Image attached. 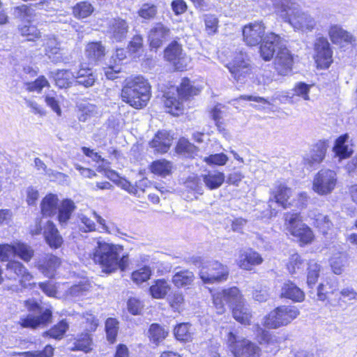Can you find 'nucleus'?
Here are the masks:
<instances>
[{
    "label": "nucleus",
    "mask_w": 357,
    "mask_h": 357,
    "mask_svg": "<svg viewBox=\"0 0 357 357\" xmlns=\"http://www.w3.org/2000/svg\"><path fill=\"white\" fill-rule=\"evenodd\" d=\"M43 236L46 243L52 248H59L63 243V238L60 235L55 224L51 221H47L43 227Z\"/></svg>",
    "instance_id": "a878e982"
},
{
    "label": "nucleus",
    "mask_w": 357,
    "mask_h": 357,
    "mask_svg": "<svg viewBox=\"0 0 357 357\" xmlns=\"http://www.w3.org/2000/svg\"><path fill=\"white\" fill-rule=\"evenodd\" d=\"M93 10L91 3L88 2H79L73 8V14L76 17L85 18L90 15Z\"/></svg>",
    "instance_id": "5fc2aeb1"
},
{
    "label": "nucleus",
    "mask_w": 357,
    "mask_h": 357,
    "mask_svg": "<svg viewBox=\"0 0 357 357\" xmlns=\"http://www.w3.org/2000/svg\"><path fill=\"white\" fill-rule=\"evenodd\" d=\"M60 265V259L51 254H45L36 260V267L45 276L52 278Z\"/></svg>",
    "instance_id": "aec40b11"
},
{
    "label": "nucleus",
    "mask_w": 357,
    "mask_h": 357,
    "mask_svg": "<svg viewBox=\"0 0 357 357\" xmlns=\"http://www.w3.org/2000/svg\"><path fill=\"white\" fill-rule=\"evenodd\" d=\"M310 85L305 83V82H298L295 84L293 91L294 95L301 96L304 100H308L310 99L309 92L310 89Z\"/></svg>",
    "instance_id": "69168bd1"
},
{
    "label": "nucleus",
    "mask_w": 357,
    "mask_h": 357,
    "mask_svg": "<svg viewBox=\"0 0 357 357\" xmlns=\"http://www.w3.org/2000/svg\"><path fill=\"white\" fill-rule=\"evenodd\" d=\"M105 47L101 42L89 43L85 48V55L91 64H97L105 56Z\"/></svg>",
    "instance_id": "c756f323"
},
{
    "label": "nucleus",
    "mask_w": 357,
    "mask_h": 357,
    "mask_svg": "<svg viewBox=\"0 0 357 357\" xmlns=\"http://www.w3.org/2000/svg\"><path fill=\"white\" fill-rule=\"evenodd\" d=\"M55 84L60 89H66L72 86L75 81L74 74L69 70H58L51 73Z\"/></svg>",
    "instance_id": "e433bc0d"
},
{
    "label": "nucleus",
    "mask_w": 357,
    "mask_h": 357,
    "mask_svg": "<svg viewBox=\"0 0 357 357\" xmlns=\"http://www.w3.org/2000/svg\"><path fill=\"white\" fill-rule=\"evenodd\" d=\"M194 279V274L190 271H183L174 274L172 282L177 287H182L190 284Z\"/></svg>",
    "instance_id": "a18cd8bd"
},
{
    "label": "nucleus",
    "mask_w": 357,
    "mask_h": 357,
    "mask_svg": "<svg viewBox=\"0 0 357 357\" xmlns=\"http://www.w3.org/2000/svg\"><path fill=\"white\" fill-rule=\"evenodd\" d=\"M307 269V283L309 287L312 288L316 284L319 276L320 266L317 262L311 261L308 264Z\"/></svg>",
    "instance_id": "864d4df0"
},
{
    "label": "nucleus",
    "mask_w": 357,
    "mask_h": 357,
    "mask_svg": "<svg viewBox=\"0 0 357 357\" xmlns=\"http://www.w3.org/2000/svg\"><path fill=\"white\" fill-rule=\"evenodd\" d=\"M169 302L174 310H180L184 302L183 296L181 292L176 291L172 296H169Z\"/></svg>",
    "instance_id": "338daca9"
},
{
    "label": "nucleus",
    "mask_w": 357,
    "mask_h": 357,
    "mask_svg": "<svg viewBox=\"0 0 357 357\" xmlns=\"http://www.w3.org/2000/svg\"><path fill=\"white\" fill-rule=\"evenodd\" d=\"M164 56L178 70L182 71L187 66L188 59L177 41L169 44L164 51Z\"/></svg>",
    "instance_id": "2eb2a0df"
},
{
    "label": "nucleus",
    "mask_w": 357,
    "mask_h": 357,
    "mask_svg": "<svg viewBox=\"0 0 357 357\" xmlns=\"http://www.w3.org/2000/svg\"><path fill=\"white\" fill-rule=\"evenodd\" d=\"M265 29L262 22H255L244 26L243 29V40L249 46L259 45L264 36Z\"/></svg>",
    "instance_id": "a211bd4d"
},
{
    "label": "nucleus",
    "mask_w": 357,
    "mask_h": 357,
    "mask_svg": "<svg viewBox=\"0 0 357 357\" xmlns=\"http://www.w3.org/2000/svg\"><path fill=\"white\" fill-rule=\"evenodd\" d=\"M227 267L218 261H209L202 264L199 271V277L204 283H215L227 279Z\"/></svg>",
    "instance_id": "1a4fd4ad"
},
{
    "label": "nucleus",
    "mask_w": 357,
    "mask_h": 357,
    "mask_svg": "<svg viewBox=\"0 0 357 357\" xmlns=\"http://www.w3.org/2000/svg\"><path fill=\"white\" fill-rule=\"evenodd\" d=\"M328 35L333 43L341 44L346 43L354 45L356 43V38L347 31L337 24L332 25L328 31Z\"/></svg>",
    "instance_id": "c85d7f7f"
},
{
    "label": "nucleus",
    "mask_w": 357,
    "mask_h": 357,
    "mask_svg": "<svg viewBox=\"0 0 357 357\" xmlns=\"http://www.w3.org/2000/svg\"><path fill=\"white\" fill-rule=\"evenodd\" d=\"M201 177L205 186L210 190L219 188L225 180V174L217 170L208 171L202 174Z\"/></svg>",
    "instance_id": "f704fd0d"
},
{
    "label": "nucleus",
    "mask_w": 357,
    "mask_h": 357,
    "mask_svg": "<svg viewBox=\"0 0 357 357\" xmlns=\"http://www.w3.org/2000/svg\"><path fill=\"white\" fill-rule=\"evenodd\" d=\"M19 31L22 36H26V40L30 41L40 36L39 30L31 24L30 20L26 22L24 24L19 25Z\"/></svg>",
    "instance_id": "de8ad7c7"
},
{
    "label": "nucleus",
    "mask_w": 357,
    "mask_h": 357,
    "mask_svg": "<svg viewBox=\"0 0 357 357\" xmlns=\"http://www.w3.org/2000/svg\"><path fill=\"white\" fill-rule=\"evenodd\" d=\"M52 314H27L24 319H22V326L31 328L43 327L52 322Z\"/></svg>",
    "instance_id": "7c9ffc66"
},
{
    "label": "nucleus",
    "mask_w": 357,
    "mask_h": 357,
    "mask_svg": "<svg viewBox=\"0 0 357 357\" xmlns=\"http://www.w3.org/2000/svg\"><path fill=\"white\" fill-rule=\"evenodd\" d=\"M42 45L44 47L45 54L54 63L66 62L68 60L61 42L53 34L44 36Z\"/></svg>",
    "instance_id": "ddd939ff"
},
{
    "label": "nucleus",
    "mask_w": 357,
    "mask_h": 357,
    "mask_svg": "<svg viewBox=\"0 0 357 357\" xmlns=\"http://www.w3.org/2000/svg\"><path fill=\"white\" fill-rule=\"evenodd\" d=\"M128 31V24L126 20L116 18L109 21L107 34L114 42H122L126 38Z\"/></svg>",
    "instance_id": "4be33fe9"
},
{
    "label": "nucleus",
    "mask_w": 357,
    "mask_h": 357,
    "mask_svg": "<svg viewBox=\"0 0 357 357\" xmlns=\"http://www.w3.org/2000/svg\"><path fill=\"white\" fill-rule=\"evenodd\" d=\"M123 247L105 241H98L92 253V259L102 268V272L109 274L118 269L123 271L128 266V255L120 257Z\"/></svg>",
    "instance_id": "f257e3e1"
},
{
    "label": "nucleus",
    "mask_w": 357,
    "mask_h": 357,
    "mask_svg": "<svg viewBox=\"0 0 357 357\" xmlns=\"http://www.w3.org/2000/svg\"><path fill=\"white\" fill-rule=\"evenodd\" d=\"M291 194V188L282 183H277L271 191L272 197L268 201L270 208V216H275L278 211V207L286 209L290 205L288 202Z\"/></svg>",
    "instance_id": "9d476101"
},
{
    "label": "nucleus",
    "mask_w": 357,
    "mask_h": 357,
    "mask_svg": "<svg viewBox=\"0 0 357 357\" xmlns=\"http://www.w3.org/2000/svg\"><path fill=\"white\" fill-rule=\"evenodd\" d=\"M69 327L68 324L65 319L61 320L57 324L54 325L51 329L43 333V337H49L57 340H61Z\"/></svg>",
    "instance_id": "ea45409f"
},
{
    "label": "nucleus",
    "mask_w": 357,
    "mask_h": 357,
    "mask_svg": "<svg viewBox=\"0 0 357 357\" xmlns=\"http://www.w3.org/2000/svg\"><path fill=\"white\" fill-rule=\"evenodd\" d=\"M327 146L325 142H319L315 144L309 153L303 157V163L307 168H312L323 161L325 158Z\"/></svg>",
    "instance_id": "5701e85b"
},
{
    "label": "nucleus",
    "mask_w": 357,
    "mask_h": 357,
    "mask_svg": "<svg viewBox=\"0 0 357 357\" xmlns=\"http://www.w3.org/2000/svg\"><path fill=\"white\" fill-rule=\"evenodd\" d=\"M75 208L76 206L74 202L70 199H65L60 202L56 212H58L57 220L61 228H65L68 226Z\"/></svg>",
    "instance_id": "bb28decb"
},
{
    "label": "nucleus",
    "mask_w": 357,
    "mask_h": 357,
    "mask_svg": "<svg viewBox=\"0 0 357 357\" xmlns=\"http://www.w3.org/2000/svg\"><path fill=\"white\" fill-rule=\"evenodd\" d=\"M314 59L321 68H328L333 62V50L328 39L324 36L316 38L314 43Z\"/></svg>",
    "instance_id": "4468645a"
},
{
    "label": "nucleus",
    "mask_w": 357,
    "mask_h": 357,
    "mask_svg": "<svg viewBox=\"0 0 357 357\" xmlns=\"http://www.w3.org/2000/svg\"><path fill=\"white\" fill-rule=\"evenodd\" d=\"M79 121L85 122L98 114V108L95 105L89 102H81L77 105Z\"/></svg>",
    "instance_id": "79ce46f5"
},
{
    "label": "nucleus",
    "mask_w": 357,
    "mask_h": 357,
    "mask_svg": "<svg viewBox=\"0 0 357 357\" xmlns=\"http://www.w3.org/2000/svg\"><path fill=\"white\" fill-rule=\"evenodd\" d=\"M26 89L29 91L40 92L49 82L44 76L38 77L34 82L26 83Z\"/></svg>",
    "instance_id": "e2e57ef3"
},
{
    "label": "nucleus",
    "mask_w": 357,
    "mask_h": 357,
    "mask_svg": "<svg viewBox=\"0 0 357 357\" xmlns=\"http://www.w3.org/2000/svg\"><path fill=\"white\" fill-rule=\"evenodd\" d=\"M227 66L237 82L243 84L250 78L252 72L248 56L243 50L236 52L232 61Z\"/></svg>",
    "instance_id": "6e6552de"
},
{
    "label": "nucleus",
    "mask_w": 357,
    "mask_h": 357,
    "mask_svg": "<svg viewBox=\"0 0 357 357\" xmlns=\"http://www.w3.org/2000/svg\"><path fill=\"white\" fill-rule=\"evenodd\" d=\"M227 344L235 357H259L260 349L250 340L229 332Z\"/></svg>",
    "instance_id": "39448f33"
},
{
    "label": "nucleus",
    "mask_w": 357,
    "mask_h": 357,
    "mask_svg": "<svg viewBox=\"0 0 357 357\" xmlns=\"http://www.w3.org/2000/svg\"><path fill=\"white\" fill-rule=\"evenodd\" d=\"M283 46L280 36L274 33H268L260 45V55L264 61H271L275 54Z\"/></svg>",
    "instance_id": "f3484780"
},
{
    "label": "nucleus",
    "mask_w": 357,
    "mask_h": 357,
    "mask_svg": "<svg viewBox=\"0 0 357 357\" xmlns=\"http://www.w3.org/2000/svg\"><path fill=\"white\" fill-rule=\"evenodd\" d=\"M285 222L288 231L304 244L310 243L314 238L311 229L303 223L298 213L285 214Z\"/></svg>",
    "instance_id": "0eeeda50"
},
{
    "label": "nucleus",
    "mask_w": 357,
    "mask_h": 357,
    "mask_svg": "<svg viewBox=\"0 0 357 357\" xmlns=\"http://www.w3.org/2000/svg\"><path fill=\"white\" fill-rule=\"evenodd\" d=\"M294 60L289 50L284 46L279 49L275 59V68L278 74L286 76L292 70Z\"/></svg>",
    "instance_id": "412c9836"
},
{
    "label": "nucleus",
    "mask_w": 357,
    "mask_h": 357,
    "mask_svg": "<svg viewBox=\"0 0 357 357\" xmlns=\"http://www.w3.org/2000/svg\"><path fill=\"white\" fill-rule=\"evenodd\" d=\"M91 288V286L87 282L79 283L72 286L68 290V294L72 297L79 298L86 296Z\"/></svg>",
    "instance_id": "4d7b16f0"
},
{
    "label": "nucleus",
    "mask_w": 357,
    "mask_h": 357,
    "mask_svg": "<svg viewBox=\"0 0 357 357\" xmlns=\"http://www.w3.org/2000/svg\"><path fill=\"white\" fill-rule=\"evenodd\" d=\"M32 15V10L26 5L17 6L14 8V15L15 17L28 22Z\"/></svg>",
    "instance_id": "0e129e2a"
},
{
    "label": "nucleus",
    "mask_w": 357,
    "mask_h": 357,
    "mask_svg": "<svg viewBox=\"0 0 357 357\" xmlns=\"http://www.w3.org/2000/svg\"><path fill=\"white\" fill-rule=\"evenodd\" d=\"M171 287L164 279H159L155 281L154 284L150 287V293L155 298H162L165 297L170 291Z\"/></svg>",
    "instance_id": "a19ab883"
},
{
    "label": "nucleus",
    "mask_w": 357,
    "mask_h": 357,
    "mask_svg": "<svg viewBox=\"0 0 357 357\" xmlns=\"http://www.w3.org/2000/svg\"><path fill=\"white\" fill-rule=\"evenodd\" d=\"M347 263L348 259L345 254L334 256L331 260V266L333 273L336 275H340L347 266Z\"/></svg>",
    "instance_id": "09e8293b"
},
{
    "label": "nucleus",
    "mask_w": 357,
    "mask_h": 357,
    "mask_svg": "<svg viewBox=\"0 0 357 357\" xmlns=\"http://www.w3.org/2000/svg\"><path fill=\"white\" fill-rule=\"evenodd\" d=\"M333 151L335 156L338 158V160L349 158L353 152V146L349 141V135L347 134L340 136L335 142Z\"/></svg>",
    "instance_id": "cd10ccee"
},
{
    "label": "nucleus",
    "mask_w": 357,
    "mask_h": 357,
    "mask_svg": "<svg viewBox=\"0 0 357 357\" xmlns=\"http://www.w3.org/2000/svg\"><path fill=\"white\" fill-rule=\"evenodd\" d=\"M151 275V268L149 266H144L132 273V278L137 284L148 280Z\"/></svg>",
    "instance_id": "bf43d9fd"
},
{
    "label": "nucleus",
    "mask_w": 357,
    "mask_h": 357,
    "mask_svg": "<svg viewBox=\"0 0 357 357\" xmlns=\"http://www.w3.org/2000/svg\"><path fill=\"white\" fill-rule=\"evenodd\" d=\"M228 157L223 153L211 154L204 158V161L209 165H225L228 161Z\"/></svg>",
    "instance_id": "680f3d73"
},
{
    "label": "nucleus",
    "mask_w": 357,
    "mask_h": 357,
    "mask_svg": "<svg viewBox=\"0 0 357 357\" xmlns=\"http://www.w3.org/2000/svg\"><path fill=\"white\" fill-rule=\"evenodd\" d=\"M158 13V7L150 3H146L142 4L140 9L138 10V15L142 18L145 20L153 19Z\"/></svg>",
    "instance_id": "6e6d98bb"
},
{
    "label": "nucleus",
    "mask_w": 357,
    "mask_h": 357,
    "mask_svg": "<svg viewBox=\"0 0 357 357\" xmlns=\"http://www.w3.org/2000/svg\"><path fill=\"white\" fill-rule=\"evenodd\" d=\"M313 224L317 227L323 234H326L328 230L332 226V222L328 215L322 213L314 215Z\"/></svg>",
    "instance_id": "603ef678"
},
{
    "label": "nucleus",
    "mask_w": 357,
    "mask_h": 357,
    "mask_svg": "<svg viewBox=\"0 0 357 357\" xmlns=\"http://www.w3.org/2000/svg\"><path fill=\"white\" fill-rule=\"evenodd\" d=\"M337 174L333 170L321 169L315 176L313 181V190L321 195L330 194L337 183Z\"/></svg>",
    "instance_id": "f8f14e48"
},
{
    "label": "nucleus",
    "mask_w": 357,
    "mask_h": 357,
    "mask_svg": "<svg viewBox=\"0 0 357 357\" xmlns=\"http://www.w3.org/2000/svg\"><path fill=\"white\" fill-rule=\"evenodd\" d=\"M278 12L295 29L307 31H312L315 26L314 19L308 13L302 11L299 5L291 0H283Z\"/></svg>",
    "instance_id": "7ed1b4c3"
},
{
    "label": "nucleus",
    "mask_w": 357,
    "mask_h": 357,
    "mask_svg": "<svg viewBox=\"0 0 357 357\" xmlns=\"http://www.w3.org/2000/svg\"><path fill=\"white\" fill-rule=\"evenodd\" d=\"M177 149L181 153L188 154V156L189 157H193V155L196 154L197 151V147L185 139H181L179 140L177 145Z\"/></svg>",
    "instance_id": "052dcab7"
},
{
    "label": "nucleus",
    "mask_w": 357,
    "mask_h": 357,
    "mask_svg": "<svg viewBox=\"0 0 357 357\" xmlns=\"http://www.w3.org/2000/svg\"><path fill=\"white\" fill-rule=\"evenodd\" d=\"M59 199L56 195L49 194L42 200L40 204L41 213L43 216L52 217L56 213L59 206Z\"/></svg>",
    "instance_id": "c9c22d12"
},
{
    "label": "nucleus",
    "mask_w": 357,
    "mask_h": 357,
    "mask_svg": "<svg viewBox=\"0 0 357 357\" xmlns=\"http://www.w3.org/2000/svg\"><path fill=\"white\" fill-rule=\"evenodd\" d=\"M305 266V261L298 253L291 255L287 264V269L291 274L303 271Z\"/></svg>",
    "instance_id": "c03bdc74"
},
{
    "label": "nucleus",
    "mask_w": 357,
    "mask_h": 357,
    "mask_svg": "<svg viewBox=\"0 0 357 357\" xmlns=\"http://www.w3.org/2000/svg\"><path fill=\"white\" fill-rule=\"evenodd\" d=\"M172 141L173 137L169 131L159 130L149 142V146L154 152L165 153L169 149Z\"/></svg>",
    "instance_id": "b1692460"
},
{
    "label": "nucleus",
    "mask_w": 357,
    "mask_h": 357,
    "mask_svg": "<svg viewBox=\"0 0 357 357\" xmlns=\"http://www.w3.org/2000/svg\"><path fill=\"white\" fill-rule=\"evenodd\" d=\"M176 96L174 93L170 94L168 92L165 95V105L167 112L173 115H178L183 110V101L189 97L198 93L199 89L192 85L190 79L187 77L182 79L181 82L176 89Z\"/></svg>",
    "instance_id": "20e7f679"
},
{
    "label": "nucleus",
    "mask_w": 357,
    "mask_h": 357,
    "mask_svg": "<svg viewBox=\"0 0 357 357\" xmlns=\"http://www.w3.org/2000/svg\"><path fill=\"white\" fill-rule=\"evenodd\" d=\"M281 296L294 302H301L305 298V294L296 284L287 280L281 288Z\"/></svg>",
    "instance_id": "72a5a7b5"
},
{
    "label": "nucleus",
    "mask_w": 357,
    "mask_h": 357,
    "mask_svg": "<svg viewBox=\"0 0 357 357\" xmlns=\"http://www.w3.org/2000/svg\"><path fill=\"white\" fill-rule=\"evenodd\" d=\"M213 300L218 309L222 308L225 303L232 312H243L244 310V300L239 289L235 287L214 294Z\"/></svg>",
    "instance_id": "423d86ee"
},
{
    "label": "nucleus",
    "mask_w": 357,
    "mask_h": 357,
    "mask_svg": "<svg viewBox=\"0 0 357 357\" xmlns=\"http://www.w3.org/2000/svg\"><path fill=\"white\" fill-rule=\"evenodd\" d=\"M11 255L17 256L24 261L29 262L34 255V250L30 245L21 242L1 244L0 260L8 261Z\"/></svg>",
    "instance_id": "9b49d317"
},
{
    "label": "nucleus",
    "mask_w": 357,
    "mask_h": 357,
    "mask_svg": "<svg viewBox=\"0 0 357 357\" xmlns=\"http://www.w3.org/2000/svg\"><path fill=\"white\" fill-rule=\"evenodd\" d=\"M256 338L266 352L275 354L280 349V338L260 328L257 324Z\"/></svg>",
    "instance_id": "6ab92c4d"
},
{
    "label": "nucleus",
    "mask_w": 357,
    "mask_h": 357,
    "mask_svg": "<svg viewBox=\"0 0 357 357\" xmlns=\"http://www.w3.org/2000/svg\"><path fill=\"white\" fill-rule=\"evenodd\" d=\"M74 78L76 85H82L86 88L92 86L97 80V75L92 68L81 67L79 70L74 74Z\"/></svg>",
    "instance_id": "473e14b6"
},
{
    "label": "nucleus",
    "mask_w": 357,
    "mask_h": 357,
    "mask_svg": "<svg viewBox=\"0 0 357 357\" xmlns=\"http://www.w3.org/2000/svg\"><path fill=\"white\" fill-rule=\"evenodd\" d=\"M143 47V38L142 36L135 35L128 45L130 52L132 53L138 52Z\"/></svg>",
    "instance_id": "774afa93"
},
{
    "label": "nucleus",
    "mask_w": 357,
    "mask_h": 357,
    "mask_svg": "<svg viewBox=\"0 0 357 357\" xmlns=\"http://www.w3.org/2000/svg\"><path fill=\"white\" fill-rule=\"evenodd\" d=\"M118 324L119 322L116 321V319L113 318L107 319L105 322V331L107 340L112 343L114 342L116 340L119 328Z\"/></svg>",
    "instance_id": "13d9d810"
},
{
    "label": "nucleus",
    "mask_w": 357,
    "mask_h": 357,
    "mask_svg": "<svg viewBox=\"0 0 357 357\" xmlns=\"http://www.w3.org/2000/svg\"><path fill=\"white\" fill-rule=\"evenodd\" d=\"M73 344L72 351H83L87 353L91 350L92 339L89 333H82L73 339Z\"/></svg>",
    "instance_id": "58836bf2"
},
{
    "label": "nucleus",
    "mask_w": 357,
    "mask_h": 357,
    "mask_svg": "<svg viewBox=\"0 0 357 357\" xmlns=\"http://www.w3.org/2000/svg\"><path fill=\"white\" fill-rule=\"evenodd\" d=\"M171 163L167 160H156L151 165V171L153 174L166 176L171 172Z\"/></svg>",
    "instance_id": "8fccbe9b"
},
{
    "label": "nucleus",
    "mask_w": 357,
    "mask_h": 357,
    "mask_svg": "<svg viewBox=\"0 0 357 357\" xmlns=\"http://www.w3.org/2000/svg\"><path fill=\"white\" fill-rule=\"evenodd\" d=\"M170 30L162 23H156L149 31V40L151 48L158 49L169 38Z\"/></svg>",
    "instance_id": "393cba45"
},
{
    "label": "nucleus",
    "mask_w": 357,
    "mask_h": 357,
    "mask_svg": "<svg viewBox=\"0 0 357 357\" xmlns=\"http://www.w3.org/2000/svg\"><path fill=\"white\" fill-rule=\"evenodd\" d=\"M190 325L186 323L178 324L174 328V335L178 340L188 342L192 339Z\"/></svg>",
    "instance_id": "3c124183"
},
{
    "label": "nucleus",
    "mask_w": 357,
    "mask_h": 357,
    "mask_svg": "<svg viewBox=\"0 0 357 357\" xmlns=\"http://www.w3.org/2000/svg\"><path fill=\"white\" fill-rule=\"evenodd\" d=\"M296 316L291 314H267L264 317V325L270 328H277L287 325Z\"/></svg>",
    "instance_id": "2f4dec72"
},
{
    "label": "nucleus",
    "mask_w": 357,
    "mask_h": 357,
    "mask_svg": "<svg viewBox=\"0 0 357 357\" xmlns=\"http://www.w3.org/2000/svg\"><path fill=\"white\" fill-rule=\"evenodd\" d=\"M240 257L239 266L245 270H250L252 266L259 265L263 261L261 255L252 250L245 252Z\"/></svg>",
    "instance_id": "4c0bfd02"
},
{
    "label": "nucleus",
    "mask_w": 357,
    "mask_h": 357,
    "mask_svg": "<svg viewBox=\"0 0 357 357\" xmlns=\"http://www.w3.org/2000/svg\"><path fill=\"white\" fill-rule=\"evenodd\" d=\"M6 276L10 280L19 279L21 285L24 287L30 286V281L33 278L26 268L21 262L15 260L9 261L7 263Z\"/></svg>",
    "instance_id": "dca6fc26"
},
{
    "label": "nucleus",
    "mask_w": 357,
    "mask_h": 357,
    "mask_svg": "<svg viewBox=\"0 0 357 357\" xmlns=\"http://www.w3.org/2000/svg\"><path fill=\"white\" fill-rule=\"evenodd\" d=\"M202 178L197 176H190L184 183L185 187L195 194L202 195L204 194V187Z\"/></svg>",
    "instance_id": "49530a36"
},
{
    "label": "nucleus",
    "mask_w": 357,
    "mask_h": 357,
    "mask_svg": "<svg viewBox=\"0 0 357 357\" xmlns=\"http://www.w3.org/2000/svg\"><path fill=\"white\" fill-rule=\"evenodd\" d=\"M149 333L150 340L155 344H158L165 339L169 331L168 329L162 327L158 324H152L150 326Z\"/></svg>",
    "instance_id": "37998d69"
},
{
    "label": "nucleus",
    "mask_w": 357,
    "mask_h": 357,
    "mask_svg": "<svg viewBox=\"0 0 357 357\" xmlns=\"http://www.w3.org/2000/svg\"><path fill=\"white\" fill-rule=\"evenodd\" d=\"M122 100L135 108H142L151 98V86L142 76L126 80L121 90Z\"/></svg>",
    "instance_id": "f03ea898"
}]
</instances>
